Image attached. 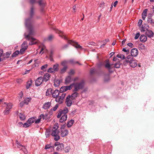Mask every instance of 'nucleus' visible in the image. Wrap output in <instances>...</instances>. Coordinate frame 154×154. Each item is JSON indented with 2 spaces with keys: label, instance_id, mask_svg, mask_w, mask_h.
Segmentation results:
<instances>
[{
  "label": "nucleus",
  "instance_id": "obj_43",
  "mask_svg": "<svg viewBox=\"0 0 154 154\" xmlns=\"http://www.w3.org/2000/svg\"><path fill=\"white\" fill-rule=\"evenodd\" d=\"M12 108V105L11 103L8 104L7 105V107L6 109L10 111V109Z\"/></svg>",
  "mask_w": 154,
  "mask_h": 154
},
{
  "label": "nucleus",
  "instance_id": "obj_50",
  "mask_svg": "<svg viewBox=\"0 0 154 154\" xmlns=\"http://www.w3.org/2000/svg\"><path fill=\"white\" fill-rule=\"evenodd\" d=\"M66 95V94L65 93H63L62 94L61 96H60V97H61V103H62L63 101V100L65 98Z\"/></svg>",
  "mask_w": 154,
  "mask_h": 154
},
{
  "label": "nucleus",
  "instance_id": "obj_25",
  "mask_svg": "<svg viewBox=\"0 0 154 154\" xmlns=\"http://www.w3.org/2000/svg\"><path fill=\"white\" fill-rule=\"evenodd\" d=\"M74 122V121L73 119H71L68 121L67 123V126L68 128L71 127Z\"/></svg>",
  "mask_w": 154,
  "mask_h": 154
},
{
  "label": "nucleus",
  "instance_id": "obj_60",
  "mask_svg": "<svg viewBox=\"0 0 154 154\" xmlns=\"http://www.w3.org/2000/svg\"><path fill=\"white\" fill-rule=\"evenodd\" d=\"M109 80V76L108 75H106L105 76L104 81L105 82H107Z\"/></svg>",
  "mask_w": 154,
  "mask_h": 154
},
{
  "label": "nucleus",
  "instance_id": "obj_12",
  "mask_svg": "<svg viewBox=\"0 0 154 154\" xmlns=\"http://www.w3.org/2000/svg\"><path fill=\"white\" fill-rule=\"evenodd\" d=\"M51 105V102H48L44 104L42 108L45 109H49Z\"/></svg>",
  "mask_w": 154,
  "mask_h": 154
},
{
  "label": "nucleus",
  "instance_id": "obj_59",
  "mask_svg": "<svg viewBox=\"0 0 154 154\" xmlns=\"http://www.w3.org/2000/svg\"><path fill=\"white\" fill-rule=\"evenodd\" d=\"M54 38V36L52 35H51L48 37V39L49 41H51Z\"/></svg>",
  "mask_w": 154,
  "mask_h": 154
},
{
  "label": "nucleus",
  "instance_id": "obj_38",
  "mask_svg": "<svg viewBox=\"0 0 154 154\" xmlns=\"http://www.w3.org/2000/svg\"><path fill=\"white\" fill-rule=\"evenodd\" d=\"M53 90L51 88H49L47 90L46 92V96H48L50 94H49V92H50L51 94H52V93Z\"/></svg>",
  "mask_w": 154,
  "mask_h": 154
},
{
  "label": "nucleus",
  "instance_id": "obj_42",
  "mask_svg": "<svg viewBox=\"0 0 154 154\" xmlns=\"http://www.w3.org/2000/svg\"><path fill=\"white\" fill-rule=\"evenodd\" d=\"M50 131L49 129L46 130L45 132V134L46 136V137L47 138L49 136L50 134Z\"/></svg>",
  "mask_w": 154,
  "mask_h": 154
},
{
  "label": "nucleus",
  "instance_id": "obj_22",
  "mask_svg": "<svg viewBox=\"0 0 154 154\" xmlns=\"http://www.w3.org/2000/svg\"><path fill=\"white\" fill-rule=\"evenodd\" d=\"M35 122V117H32L28 119L27 120V122L29 123V124L30 126L32 123H34Z\"/></svg>",
  "mask_w": 154,
  "mask_h": 154
},
{
  "label": "nucleus",
  "instance_id": "obj_36",
  "mask_svg": "<svg viewBox=\"0 0 154 154\" xmlns=\"http://www.w3.org/2000/svg\"><path fill=\"white\" fill-rule=\"evenodd\" d=\"M11 54V51L6 52V54H3V58H9Z\"/></svg>",
  "mask_w": 154,
  "mask_h": 154
},
{
  "label": "nucleus",
  "instance_id": "obj_15",
  "mask_svg": "<svg viewBox=\"0 0 154 154\" xmlns=\"http://www.w3.org/2000/svg\"><path fill=\"white\" fill-rule=\"evenodd\" d=\"M50 77V75L49 73H45L42 79V82H47L49 79Z\"/></svg>",
  "mask_w": 154,
  "mask_h": 154
},
{
  "label": "nucleus",
  "instance_id": "obj_47",
  "mask_svg": "<svg viewBox=\"0 0 154 154\" xmlns=\"http://www.w3.org/2000/svg\"><path fill=\"white\" fill-rule=\"evenodd\" d=\"M96 71L95 69L93 68H92L90 71V74L91 75H93L94 73L96 72Z\"/></svg>",
  "mask_w": 154,
  "mask_h": 154
},
{
  "label": "nucleus",
  "instance_id": "obj_5",
  "mask_svg": "<svg viewBox=\"0 0 154 154\" xmlns=\"http://www.w3.org/2000/svg\"><path fill=\"white\" fill-rule=\"evenodd\" d=\"M69 44H70L76 48L78 49L82 50L83 48L82 47L79 45L77 43L75 42L72 40H69L68 42Z\"/></svg>",
  "mask_w": 154,
  "mask_h": 154
},
{
  "label": "nucleus",
  "instance_id": "obj_17",
  "mask_svg": "<svg viewBox=\"0 0 154 154\" xmlns=\"http://www.w3.org/2000/svg\"><path fill=\"white\" fill-rule=\"evenodd\" d=\"M39 117H41L43 120L45 119L46 120L47 119H49L50 117V116H48V114H46L45 115L41 114L40 116Z\"/></svg>",
  "mask_w": 154,
  "mask_h": 154
},
{
  "label": "nucleus",
  "instance_id": "obj_26",
  "mask_svg": "<svg viewBox=\"0 0 154 154\" xmlns=\"http://www.w3.org/2000/svg\"><path fill=\"white\" fill-rule=\"evenodd\" d=\"M32 83V79H31L30 81H28L26 85V88L28 89L31 86Z\"/></svg>",
  "mask_w": 154,
  "mask_h": 154
},
{
  "label": "nucleus",
  "instance_id": "obj_20",
  "mask_svg": "<svg viewBox=\"0 0 154 154\" xmlns=\"http://www.w3.org/2000/svg\"><path fill=\"white\" fill-rule=\"evenodd\" d=\"M74 92L71 95V98L72 100H75V98L78 96V93L77 91H74Z\"/></svg>",
  "mask_w": 154,
  "mask_h": 154
},
{
  "label": "nucleus",
  "instance_id": "obj_61",
  "mask_svg": "<svg viewBox=\"0 0 154 154\" xmlns=\"http://www.w3.org/2000/svg\"><path fill=\"white\" fill-rule=\"evenodd\" d=\"M41 119H42L41 117H39L37 120H36L35 121V123L36 124L39 123L40 122Z\"/></svg>",
  "mask_w": 154,
  "mask_h": 154
},
{
  "label": "nucleus",
  "instance_id": "obj_10",
  "mask_svg": "<svg viewBox=\"0 0 154 154\" xmlns=\"http://www.w3.org/2000/svg\"><path fill=\"white\" fill-rule=\"evenodd\" d=\"M149 25L145 24H144L142 25L140 30L141 32H144L148 30L149 29Z\"/></svg>",
  "mask_w": 154,
  "mask_h": 154
},
{
  "label": "nucleus",
  "instance_id": "obj_19",
  "mask_svg": "<svg viewBox=\"0 0 154 154\" xmlns=\"http://www.w3.org/2000/svg\"><path fill=\"white\" fill-rule=\"evenodd\" d=\"M140 42H144L146 41L147 38L145 35H142L140 37Z\"/></svg>",
  "mask_w": 154,
  "mask_h": 154
},
{
  "label": "nucleus",
  "instance_id": "obj_14",
  "mask_svg": "<svg viewBox=\"0 0 154 154\" xmlns=\"http://www.w3.org/2000/svg\"><path fill=\"white\" fill-rule=\"evenodd\" d=\"M146 35L149 38H152L154 36V33L153 32L150 30H148L145 33Z\"/></svg>",
  "mask_w": 154,
  "mask_h": 154
},
{
  "label": "nucleus",
  "instance_id": "obj_49",
  "mask_svg": "<svg viewBox=\"0 0 154 154\" xmlns=\"http://www.w3.org/2000/svg\"><path fill=\"white\" fill-rule=\"evenodd\" d=\"M58 98H57H57H56V101L57 102H60V103H61V97H60V96H58Z\"/></svg>",
  "mask_w": 154,
  "mask_h": 154
},
{
  "label": "nucleus",
  "instance_id": "obj_37",
  "mask_svg": "<svg viewBox=\"0 0 154 154\" xmlns=\"http://www.w3.org/2000/svg\"><path fill=\"white\" fill-rule=\"evenodd\" d=\"M31 100V97L26 98L25 99L24 101L25 103V104L27 105L30 102V101Z\"/></svg>",
  "mask_w": 154,
  "mask_h": 154
},
{
  "label": "nucleus",
  "instance_id": "obj_35",
  "mask_svg": "<svg viewBox=\"0 0 154 154\" xmlns=\"http://www.w3.org/2000/svg\"><path fill=\"white\" fill-rule=\"evenodd\" d=\"M20 54L19 53V51H16L14 52L12 55V57L13 58L14 57H16L18 55Z\"/></svg>",
  "mask_w": 154,
  "mask_h": 154
},
{
  "label": "nucleus",
  "instance_id": "obj_62",
  "mask_svg": "<svg viewBox=\"0 0 154 154\" xmlns=\"http://www.w3.org/2000/svg\"><path fill=\"white\" fill-rule=\"evenodd\" d=\"M51 146H50V144H47L46 145L45 147V149H49L51 147Z\"/></svg>",
  "mask_w": 154,
  "mask_h": 154
},
{
  "label": "nucleus",
  "instance_id": "obj_11",
  "mask_svg": "<svg viewBox=\"0 0 154 154\" xmlns=\"http://www.w3.org/2000/svg\"><path fill=\"white\" fill-rule=\"evenodd\" d=\"M131 54L132 56L136 57L138 54V50L135 48H133L131 50Z\"/></svg>",
  "mask_w": 154,
  "mask_h": 154
},
{
  "label": "nucleus",
  "instance_id": "obj_30",
  "mask_svg": "<svg viewBox=\"0 0 154 154\" xmlns=\"http://www.w3.org/2000/svg\"><path fill=\"white\" fill-rule=\"evenodd\" d=\"M114 66H112L113 67H112V68H113L114 67L116 68H119L120 67L121 63H120V61H118L116 63H114Z\"/></svg>",
  "mask_w": 154,
  "mask_h": 154
},
{
  "label": "nucleus",
  "instance_id": "obj_1",
  "mask_svg": "<svg viewBox=\"0 0 154 154\" xmlns=\"http://www.w3.org/2000/svg\"><path fill=\"white\" fill-rule=\"evenodd\" d=\"M34 8L32 7L31 8L30 17L25 20V24L26 27L29 30V35L25 36V38L28 40H30L29 45H32L37 43L36 39L33 38H30L29 35L33 34V21L32 17L34 16Z\"/></svg>",
  "mask_w": 154,
  "mask_h": 154
},
{
  "label": "nucleus",
  "instance_id": "obj_21",
  "mask_svg": "<svg viewBox=\"0 0 154 154\" xmlns=\"http://www.w3.org/2000/svg\"><path fill=\"white\" fill-rule=\"evenodd\" d=\"M67 115H63L60 118V122L61 123H63V122L66 121L67 119Z\"/></svg>",
  "mask_w": 154,
  "mask_h": 154
},
{
  "label": "nucleus",
  "instance_id": "obj_32",
  "mask_svg": "<svg viewBox=\"0 0 154 154\" xmlns=\"http://www.w3.org/2000/svg\"><path fill=\"white\" fill-rule=\"evenodd\" d=\"M58 66L59 65L58 64H56L53 65V68H52L54 72H57L58 70Z\"/></svg>",
  "mask_w": 154,
  "mask_h": 154
},
{
  "label": "nucleus",
  "instance_id": "obj_8",
  "mask_svg": "<svg viewBox=\"0 0 154 154\" xmlns=\"http://www.w3.org/2000/svg\"><path fill=\"white\" fill-rule=\"evenodd\" d=\"M71 95H69L66 97V105L68 107H69L71 106L72 104V101L71 100H70Z\"/></svg>",
  "mask_w": 154,
  "mask_h": 154
},
{
  "label": "nucleus",
  "instance_id": "obj_51",
  "mask_svg": "<svg viewBox=\"0 0 154 154\" xmlns=\"http://www.w3.org/2000/svg\"><path fill=\"white\" fill-rule=\"evenodd\" d=\"M122 51L125 52L126 54L128 55L129 54V50H126L125 48H124L122 50Z\"/></svg>",
  "mask_w": 154,
  "mask_h": 154
},
{
  "label": "nucleus",
  "instance_id": "obj_53",
  "mask_svg": "<svg viewBox=\"0 0 154 154\" xmlns=\"http://www.w3.org/2000/svg\"><path fill=\"white\" fill-rule=\"evenodd\" d=\"M54 72L52 68H50L48 70V72L50 73H53Z\"/></svg>",
  "mask_w": 154,
  "mask_h": 154
},
{
  "label": "nucleus",
  "instance_id": "obj_3",
  "mask_svg": "<svg viewBox=\"0 0 154 154\" xmlns=\"http://www.w3.org/2000/svg\"><path fill=\"white\" fill-rule=\"evenodd\" d=\"M123 62L124 65L126 66L127 64L129 65L130 66L134 68L137 65L136 61L134 59V58H127Z\"/></svg>",
  "mask_w": 154,
  "mask_h": 154
},
{
  "label": "nucleus",
  "instance_id": "obj_39",
  "mask_svg": "<svg viewBox=\"0 0 154 154\" xmlns=\"http://www.w3.org/2000/svg\"><path fill=\"white\" fill-rule=\"evenodd\" d=\"M116 57L118 58H126L125 55L123 54H119L116 55ZM128 56L126 58H128Z\"/></svg>",
  "mask_w": 154,
  "mask_h": 154
},
{
  "label": "nucleus",
  "instance_id": "obj_45",
  "mask_svg": "<svg viewBox=\"0 0 154 154\" xmlns=\"http://www.w3.org/2000/svg\"><path fill=\"white\" fill-rule=\"evenodd\" d=\"M30 126V125L29 124V123L27 122V121L23 125V127L25 128H27Z\"/></svg>",
  "mask_w": 154,
  "mask_h": 154
},
{
  "label": "nucleus",
  "instance_id": "obj_13",
  "mask_svg": "<svg viewBox=\"0 0 154 154\" xmlns=\"http://www.w3.org/2000/svg\"><path fill=\"white\" fill-rule=\"evenodd\" d=\"M59 106V104H57L54 107H53L48 112L49 115L51 116V115L53 114V111H55L58 107Z\"/></svg>",
  "mask_w": 154,
  "mask_h": 154
},
{
  "label": "nucleus",
  "instance_id": "obj_18",
  "mask_svg": "<svg viewBox=\"0 0 154 154\" xmlns=\"http://www.w3.org/2000/svg\"><path fill=\"white\" fill-rule=\"evenodd\" d=\"M61 136L62 137H64L67 136L68 134V131L66 129L64 131L61 130Z\"/></svg>",
  "mask_w": 154,
  "mask_h": 154
},
{
  "label": "nucleus",
  "instance_id": "obj_58",
  "mask_svg": "<svg viewBox=\"0 0 154 154\" xmlns=\"http://www.w3.org/2000/svg\"><path fill=\"white\" fill-rule=\"evenodd\" d=\"M147 10V9H144L142 13V15H144L146 16Z\"/></svg>",
  "mask_w": 154,
  "mask_h": 154
},
{
  "label": "nucleus",
  "instance_id": "obj_63",
  "mask_svg": "<svg viewBox=\"0 0 154 154\" xmlns=\"http://www.w3.org/2000/svg\"><path fill=\"white\" fill-rule=\"evenodd\" d=\"M9 110L5 109L3 112L4 115H7L9 113Z\"/></svg>",
  "mask_w": 154,
  "mask_h": 154
},
{
  "label": "nucleus",
  "instance_id": "obj_9",
  "mask_svg": "<svg viewBox=\"0 0 154 154\" xmlns=\"http://www.w3.org/2000/svg\"><path fill=\"white\" fill-rule=\"evenodd\" d=\"M151 14H149L148 15L147 21L148 23H150L152 26H154V20L152 18Z\"/></svg>",
  "mask_w": 154,
  "mask_h": 154
},
{
  "label": "nucleus",
  "instance_id": "obj_6",
  "mask_svg": "<svg viewBox=\"0 0 154 154\" xmlns=\"http://www.w3.org/2000/svg\"><path fill=\"white\" fill-rule=\"evenodd\" d=\"M106 63L105 64V67L106 68L108 69L109 72H112L113 71V70H112V65H110V64L109 63V60H106Z\"/></svg>",
  "mask_w": 154,
  "mask_h": 154
},
{
  "label": "nucleus",
  "instance_id": "obj_54",
  "mask_svg": "<svg viewBox=\"0 0 154 154\" xmlns=\"http://www.w3.org/2000/svg\"><path fill=\"white\" fill-rule=\"evenodd\" d=\"M55 137L54 138V139L55 141H58L60 139V137L58 135H57L56 136H54Z\"/></svg>",
  "mask_w": 154,
  "mask_h": 154
},
{
  "label": "nucleus",
  "instance_id": "obj_44",
  "mask_svg": "<svg viewBox=\"0 0 154 154\" xmlns=\"http://www.w3.org/2000/svg\"><path fill=\"white\" fill-rule=\"evenodd\" d=\"M70 149V147L69 146H67L66 147H65L64 151L65 152H68Z\"/></svg>",
  "mask_w": 154,
  "mask_h": 154
},
{
  "label": "nucleus",
  "instance_id": "obj_28",
  "mask_svg": "<svg viewBox=\"0 0 154 154\" xmlns=\"http://www.w3.org/2000/svg\"><path fill=\"white\" fill-rule=\"evenodd\" d=\"M64 144L63 143H61L56 148L57 151H59L60 149L61 150L64 149Z\"/></svg>",
  "mask_w": 154,
  "mask_h": 154
},
{
  "label": "nucleus",
  "instance_id": "obj_41",
  "mask_svg": "<svg viewBox=\"0 0 154 154\" xmlns=\"http://www.w3.org/2000/svg\"><path fill=\"white\" fill-rule=\"evenodd\" d=\"M48 66L47 64H45L44 65L42 66L41 67V69L43 71H45L46 70V68Z\"/></svg>",
  "mask_w": 154,
  "mask_h": 154
},
{
  "label": "nucleus",
  "instance_id": "obj_52",
  "mask_svg": "<svg viewBox=\"0 0 154 154\" xmlns=\"http://www.w3.org/2000/svg\"><path fill=\"white\" fill-rule=\"evenodd\" d=\"M69 62L72 64H74L75 63H78L79 62L77 61L75 62L73 60H71L69 61Z\"/></svg>",
  "mask_w": 154,
  "mask_h": 154
},
{
  "label": "nucleus",
  "instance_id": "obj_46",
  "mask_svg": "<svg viewBox=\"0 0 154 154\" xmlns=\"http://www.w3.org/2000/svg\"><path fill=\"white\" fill-rule=\"evenodd\" d=\"M74 86L73 83L71 84L69 86H66V87L67 88V90H71L72 87Z\"/></svg>",
  "mask_w": 154,
  "mask_h": 154
},
{
  "label": "nucleus",
  "instance_id": "obj_56",
  "mask_svg": "<svg viewBox=\"0 0 154 154\" xmlns=\"http://www.w3.org/2000/svg\"><path fill=\"white\" fill-rule=\"evenodd\" d=\"M54 127L53 128L54 129H56L57 130L59 127L58 124V123H56L54 125Z\"/></svg>",
  "mask_w": 154,
  "mask_h": 154
},
{
  "label": "nucleus",
  "instance_id": "obj_55",
  "mask_svg": "<svg viewBox=\"0 0 154 154\" xmlns=\"http://www.w3.org/2000/svg\"><path fill=\"white\" fill-rule=\"evenodd\" d=\"M23 150L24 153L25 154H27L28 153V151L25 148V147H23V148H22L21 149Z\"/></svg>",
  "mask_w": 154,
  "mask_h": 154
},
{
  "label": "nucleus",
  "instance_id": "obj_23",
  "mask_svg": "<svg viewBox=\"0 0 154 154\" xmlns=\"http://www.w3.org/2000/svg\"><path fill=\"white\" fill-rule=\"evenodd\" d=\"M60 111L62 112V114H63L64 115H66V114L69 111L68 108L67 107H65L64 108L63 110L60 109Z\"/></svg>",
  "mask_w": 154,
  "mask_h": 154
},
{
  "label": "nucleus",
  "instance_id": "obj_34",
  "mask_svg": "<svg viewBox=\"0 0 154 154\" xmlns=\"http://www.w3.org/2000/svg\"><path fill=\"white\" fill-rule=\"evenodd\" d=\"M58 33L59 34L60 36L65 39H67L66 37L63 34L62 32L61 31H59Z\"/></svg>",
  "mask_w": 154,
  "mask_h": 154
},
{
  "label": "nucleus",
  "instance_id": "obj_40",
  "mask_svg": "<svg viewBox=\"0 0 154 154\" xmlns=\"http://www.w3.org/2000/svg\"><path fill=\"white\" fill-rule=\"evenodd\" d=\"M67 67L66 66H64L63 68H62L60 70V72L61 74L65 72L66 71L67 69Z\"/></svg>",
  "mask_w": 154,
  "mask_h": 154
},
{
  "label": "nucleus",
  "instance_id": "obj_31",
  "mask_svg": "<svg viewBox=\"0 0 154 154\" xmlns=\"http://www.w3.org/2000/svg\"><path fill=\"white\" fill-rule=\"evenodd\" d=\"M60 84V81L58 79H56L54 80V85L55 87H57Z\"/></svg>",
  "mask_w": 154,
  "mask_h": 154
},
{
  "label": "nucleus",
  "instance_id": "obj_29",
  "mask_svg": "<svg viewBox=\"0 0 154 154\" xmlns=\"http://www.w3.org/2000/svg\"><path fill=\"white\" fill-rule=\"evenodd\" d=\"M71 77L70 76H68L67 77L65 80V83L67 84L69 83L71 81Z\"/></svg>",
  "mask_w": 154,
  "mask_h": 154
},
{
  "label": "nucleus",
  "instance_id": "obj_16",
  "mask_svg": "<svg viewBox=\"0 0 154 154\" xmlns=\"http://www.w3.org/2000/svg\"><path fill=\"white\" fill-rule=\"evenodd\" d=\"M52 94V96L53 98H57L59 94V90L57 89L55 90Z\"/></svg>",
  "mask_w": 154,
  "mask_h": 154
},
{
  "label": "nucleus",
  "instance_id": "obj_57",
  "mask_svg": "<svg viewBox=\"0 0 154 154\" xmlns=\"http://www.w3.org/2000/svg\"><path fill=\"white\" fill-rule=\"evenodd\" d=\"M140 35V33L139 32L137 33L134 37V39H137Z\"/></svg>",
  "mask_w": 154,
  "mask_h": 154
},
{
  "label": "nucleus",
  "instance_id": "obj_33",
  "mask_svg": "<svg viewBox=\"0 0 154 154\" xmlns=\"http://www.w3.org/2000/svg\"><path fill=\"white\" fill-rule=\"evenodd\" d=\"M19 118L21 121L24 120L26 119V117L24 115L22 114L21 113H20Z\"/></svg>",
  "mask_w": 154,
  "mask_h": 154
},
{
  "label": "nucleus",
  "instance_id": "obj_64",
  "mask_svg": "<svg viewBox=\"0 0 154 154\" xmlns=\"http://www.w3.org/2000/svg\"><path fill=\"white\" fill-rule=\"evenodd\" d=\"M43 0H39V1L38 2L39 3L40 5H43Z\"/></svg>",
  "mask_w": 154,
  "mask_h": 154
},
{
  "label": "nucleus",
  "instance_id": "obj_24",
  "mask_svg": "<svg viewBox=\"0 0 154 154\" xmlns=\"http://www.w3.org/2000/svg\"><path fill=\"white\" fill-rule=\"evenodd\" d=\"M59 132V131L58 130H57L56 129L52 130V132L51 134V135L53 137L56 136L58 134Z\"/></svg>",
  "mask_w": 154,
  "mask_h": 154
},
{
  "label": "nucleus",
  "instance_id": "obj_27",
  "mask_svg": "<svg viewBox=\"0 0 154 154\" xmlns=\"http://www.w3.org/2000/svg\"><path fill=\"white\" fill-rule=\"evenodd\" d=\"M67 91V89L66 86H63L60 88L59 92L62 93Z\"/></svg>",
  "mask_w": 154,
  "mask_h": 154
},
{
  "label": "nucleus",
  "instance_id": "obj_48",
  "mask_svg": "<svg viewBox=\"0 0 154 154\" xmlns=\"http://www.w3.org/2000/svg\"><path fill=\"white\" fill-rule=\"evenodd\" d=\"M54 52L52 50L51 51L49 54L50 58H52L54 56Z\"/></svg>",
  "mask_w": 154,
  "mask_h": 154
},
{
  "label": "nucleus",
  "instance_id": "obj_4",
  "mask_svg": "<svg viewBox=\"0 0 154 154\" xmlns=\"http://www.w3.org/2000/svg\"><path fill=\"white\" fill-rule=\"evenodd\" d=\"M28 47L27 42L25 41L21 45V48L20 49L19 53L20 54H22L26 50Z\"/></svg>",
  "mask_w": 154,
  "mask_h": 154
},
{
  "label": "nucleus",
  "instance_id": "obj_2",
  "mask_svg": "<svg viewBox=\"0 0 154 154\" xmlns=\"http://www.w3.org/2000/svg\"><path fill=\"white\" fill-rule=\"evenodd\" d=\"M73 83L74 89L72 90L73 91H78L79 90L83 89L85 86V82L83 80L80 82Z\"/></svg>",
  "mask_w": 154,
  "mask_h": 154
},
{
  "label": "nucleus",
  "instance_id": "obj_7",
  "mask_svg": "<svg viewBox=\"0 0 154 154\" xmlns=\"http://www.w3.org/2000/svg\"><path fill=\"white\" fill-rule=\"evenodd\" d=\"M43 77L40 76L38 77L36 80L35 82V86H40L42 83Z\"/></svg>",
  "mask_w": 154,
  "mask_h": 154
}]
</instances>
